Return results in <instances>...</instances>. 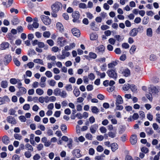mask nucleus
Segmentation results:
<instances>
[{
  "label": "nucleus",
  "instance_id": "obj_14",
  "mask_svg": "<svg viewBox=\"0 0 160 160\" xmlns=\"http://www.w3.org/2000/svg\"><path fill=\"white\" fill-rule=\"evenodd\" d=\"M57 29L60 32H62L64 31V28L62 24L59 22H58L56 25Z\"/></svg>",
  "mask_w": 160,
  "mask_h": 160
},
{
  "label": "nucleus",
  "instance_id": "obj_5",
  "mask_svg": "<svg viewBox=\"0 0 160 160\" xmlns=\"http://www.w3.org/2000/svg\"><path fill=\"white\" fill-rule=\"evenodd\" d=\"M41 18L43 23L46 25H49L51 23V20L48 16L42 15L41 16Z\"/></svg>",
  "mask_w": 160,
  "mask_h": 160
},
{
  "label": "nucleus",
  "instance_id": "obj_29",
  "mask_svg": "<svg viewBox=\"0 0 160 160\" xmlns=\"http://www.w3.org/2000/svg\"><path fill=\"white\" fill-rule=\"evenodd\" d=\"M91 111L92 112L95 114H98L99 112L98 109L96 106L91 107Z\"/></svg>",
  "mask_w": 160,
  "mask_h": 160
},
{
  "label": "nucleus",
  "instance_id": "obj_6",
  "mask_svg": "<svg viewBox=\"0 0 160 160\" xmlns=\"http://www.w3.org/2000/svg\"><path fill=\"white\" fill-rule=\"evenodd\" d=\"M57 42L60 47H63L67 43V40L63 37H59L57 39Z\"/></svg>",
  "mask_w": 160,
  "mask_h": 160
},
{
  "label": "nucleus",
  "instance_id": "obj_35",
  "mask_svg": "<svg viewBox=\"0 0 160 160\" xmlns=\"http://www.w3.org/2000/svg\"><path fill=\"white\" fill-rule=\"evenodd\" d=\"M33 62L36 63H39L41 65H43L44 63L42 60L40 59H36L33 60Z\"/></svg>",
  "mask_w": 160,
  "mask_h": 160
},
{
  "label": "nucleus",
  "instance_id": "obj_46",
  "mask_svg": "<svg viewBox=\"0 0 160 160\" xmlns=\"http://www.w3.org/2000/svg\"><path fill=\"white\" fill-rule=\"evenodd\" d=\"M19 89V92H20L21 94H25L27 92V90L24 87L20 88Z\"/></svg>",
  "mask_w": 160,
  "mask_h": 160
},
{
  "label": "nucleus",
  "instance_id": "obj_36",
  "mask_svg": "<svg viewBox=\"0 0 160 160\" xmlns=\"http://www.w3.org/2000/svg\"><path fill=\"white\" fill-rule=\"evenodd\" d=\"M60 96L63 98H65L67 96L66 92L64 90L61 91Z\"/></svg>",
  "mask_w": 160,
  "mask_h": 160
},
{
  "label": "nucleus",
  "instance_id": "obj_22",
  "mask_svg": "<svg viewBox=\"0 0 160 160\" xmlns=\"http://www.w3.org/2000/svg\"><path fill=\"white\" fill-rule=\"evenodd\" d=\"M2 142L5 144H8L9 142V138L6 136H4L2 138Z\"/></svg>",
  "mask_w": 160,
  "mask_h": 160
},
{
  "label": "nucleus",
  "instance_id": "obj_12",
  "mask_svg": "<svg viewBox=\"0 0 160 160\" xmlns=\"http://www.w3.org/2000/svg\"><path fill=\"white\" fill-rule=\"evenodd\" d=\"M72 33L75 36L78 37L80 36V32L79 30L77 28H73L71 30Z\"/></svg>",
  "mask_w": 160,
  "mask_h": 160
},
{
  "label": "nucleus",
  "instance_id": "obj_56",
  "mask_svg": "<svg viewBox=\"0 0 160 160\" xmlns=\"http://www.w3.org/2000/svg\"><path fill=\"white\" fill-rule=\"evenodd\" d=\"M86 138L89 140H92V136L90 133H87L85 136Z\"/></svg>",
  "mask_w": 160,
  "mask_h": 160
},
{
  "label": "nucleus",
  "instance_id": "obj_4",
  "mask_svg": "<svg viewBox=\"0 0 160 160\" xmlns=\"http://www.w3.org/2000/svg\"><path fill=\"white\" fill-rule=\"evenodd\" d=\"M72 16L73 18L72 21L74 22H79V18L80 17V14L78 11H75L72 14Z\"/></svg>",
  "mask_w": 160,
  "mask_h": 160
},
{
  "label": "nucleus",
  "instance_id": "obj_27",
  "mask_svg": "<svg viewBox=\"0 0 160 160\" xmlns=\"http://www.w3.org/2000/svg\"><path fill=\"white\" fill-rule=\"evenodd\" d=\"M98 38V35L95 33H92L90 35V38L91 40H95Z\"/></svg>",
  "mask_w": 160,
  "mask_h": 160
},
{
  "label": "nucleus",
  "instance_id": "obj_23",
  "mask_svg": "<svg viewBox=\"0 0 160 160\" xmlns=\"http://www.w3.org/2000/svg\"><path fill=\"white\" fill-rule=\"evenodd\" d=\"M116 104L117 105V104H122L123 102V100L122 99V97L118 95L116 99Z\"/></svg>",
  "mask_w": 160,
  "mask_h": 160
},
{
  "label": "nucleus",
  "instance_id": "obj_55",
  "mask_svg": "<svg viewBox=\"0 0 160 160\" xmlns=\"http://www.w3.org/2000/svg\"><path fill=\"white\" fill-rule=\"evenodd\" d=\"M30 108V105L28 104H25L23 107V109L25 110H28Z\"/></svg>",
  "mask_w": 160,
  "mask_h": 160
},
{
  "label": "nucleus",
  "instance_id": "obj_28",
  "mask_svg": "<svg viewBox=\"0 0 160 160\" xmlns=\"http://www.w3.org/2000/svg\"><path fill=\"white\" fill-rule=\"evenodd\" d=\"M19 19L17 18H13L11 20V23L13 25H16L19 22Z\"/></svg>",
  "mask_w": 160,
  "mask_h": 160
},
{
  "label": "nucleus",
  "instance_id": "obj_39",
  "mask_svg": "<svg viewBox=\"0 0 160 160\" xmlns=\"http://www.w3.org/2000/svg\"><path fill=\"white\" fill-rule=\"evenodd\" d=\"M146 132L149 135H152L153 132V130L152 128H147L146 129Z\"/></svg>",
  "mask_w": 160,
  "mask_h": 160
},
{
  "label": "nucleus",
  "instance_id": "obj_17",
  "mask_svg": "<svg viewBox=\"0 0 160 160\" xmlns=\"http://www.w3.org/2000/svg\"><path fill=\"white\" fill-rule=\"evenodd\" d=\"M98 126L97 124H94L92 125L90 128V131L92 133H94L97 129L98 128Z\"/></svg>",
  "mask_w": 160,
  "mask_h": 160
},
{
  "label": "nucleus",
  "instance_id": "obj_13",
  "mask_svg": "<svg viewBox=\"0 0 160 160\" xmlns=\"http://www.w3.org/2000/svg\"><path fill=\"white\" fill-rule=\"evenodd\" d=\"M9 44L6 42H2L0 45V49L1 50H5L9 48Z\"/></svg>",
  "mask_w": 160,
  "mask_h": 160
},
{
  "label": "nucleus",
  "instance_id": "obj_41",
  "mask_svg": "<svg viewBox=\"0 0 160 160\" xmlns=\"http://www.w3.org/2000/svg\"><path fill=\"white\" fill-rule=\"evenodd\" d=\"M25 147L27 149L31 151H33V148L32 146L29 144V143H27L25 145Z\"/></svg>",
  "mask_w": 160,
  "mask_h": 160
},
{
  "label": "nucleus",
  "instance_id": "obj_1",
  "mask_svg": "<svg viewBox=\"0 0 160 160\" xmlns=\"http://www.w3.org/2000/svg\"><path fill=\"white\" fill-rule=\"evenodd\" d=\"M62 4L59 2H56L51 6V9L52 12H57L62 9Z\"/></svg>",
  "mask_w": 160,
  "mask_h": 160
},
{
  "label": "nucleus",
  "instance_id": "obj_33",
  "mask_svg": "<svg viewBox=\"0 0 160 160\" xmlns=\"http://www.w3.org/2000/svg\"><path fill=\"white\" fill-rule=\"evenodd\" d=\"M149 21V18L148 17H144L142 21V23L144 25H146L148 24Z\"/></svg>",
  "mask_w": 160,
  "mask_h": 160
},
{
  "label": "nucleus",
  "instance_id": "obj_15",
  "mask_svg": "<svg viewBox=\"0 0 160 160\" xmlns=\"http://www.w3.org/2000/svg\"><path fill=\"white\" fill-rule=\"evenodd\" d=\"M9 100L8 97L5 96L3 97H0V105L6 103V101Z\"/></svg>",
  "mask_w": 160,
  "mask_h": 160
},
{
  "label": "nucleus",
  "instance_id": "obj_52",
  "mask_svg": "<svg viewBox=\"0 0 160 160\" xmlns=\"http://www.w3.org/2000/svg\"><path fill=\"white\" fill-rule=\"evenodd\" d=\"M86 14L87 15V17L90 19H92L94 17L93 15L89 12H87L86 13Z\"/></svg>",
  "mask_w": 160,
  "mask_h": 160
},
{
  "label": "nucleus",
  "instance_id": "obj_25",
  "mask_svg": "<svg viewBox=\"0 0 160 160\" xmlns=\"http://www.w3.org/2000/svg\"><path fill=\"white\" fill-rule=\"evenodd\" d=\"M152 29L149 28H148L146 30V35L149 37H152Z\"/></svg>",
  "mask_w": 160,
  "mask_h": 160
},
{
  "label": "nucleus",
  "instance_id": "obj_26",
  "mask_svg": "<svg viewBox=\"0 0 160 160\" xmlns=\"http://www.w3.org/2000/svg\"><path fill=\"white\" fill-rule=\"evenodd\" d=\"M1 87L4 88H7L8 86V82L6 80H3L1 82Z\"/></svg>",
  "mask_w": 160,
  "mask_h": 160
},
{
  "label": "nucleus",
  "instance_id": "obj_38",
  "mask_svg": "<svg viewBox=\"0 0 160 160\" xmlns=\"http://www.w3.org/2000/svg\"><path fill=\"white\" fill-rule=\"evenodd\" d=\"M96 72L97 75L99 76L101 78H103L106 76L105 73L104 72L102 73L98 71H96Z\"/></svg>",
  "mask_w": 160,
  "mask_h": 160
},
{
  "label": "nucleus",
  "instance_id": "obj_7",
  "mask_svg": "<svg viewBox=\"0 0 160 160\" xmlns=\"http://www.w3.org/2000/svg\"><path fill=\"white\" fill-rule=\"evenodd\" d=\"M160 90V88L158 87H152L149 88L150 93H151L153 95L158 93Z\"/></svg>",
  "mask_w": 160,
  "mask_h": 160
},
{
  "label": "nucleus",
  "instance_id": "obj_58",
  "mask_svg": "<svg viewBox=\"0 0 160 160\" xmlns=\"http://www.w3.org/2000/svg\"><path fill=\"white\" fill-rule=\"evenodd\" d=\"M13 61L15 64L18 67H19L20 65V62L17 59V58H14Z\"/></svg>",
  "mask_w": 160,
  "mask_h": 160
},
{
  "label": "nucleus",
  "instance_id": "obj_60",
  "mask_svg": "<svg viewBox=\"0 0 160 160\" xmlns=\"http://www.w3.org/2000/svg\"><path fill=\"white\" fill-rule=\"evenodd\" d=\"M40 158V156L38 154H35L33 157V158L34 160H38Z\"/></svg>",
  "mask_w": 160,
  "mask_h": 160
},
{
  "label": "nucleus",
  "instance_id": "obj_16",
  "mask_svg": "<svg viewBox=\"0 0 160 160\" xmlns=\"http://www.w3.org/2000/svg\"><path fill=\"white\" fill-rule=\"evenodd\" d=\"M138 32V30L137 29L134 28L132 29L129 33V35L132 37H135L136 36Z\"/></svg>",
  "mask_w": 160,
  "mask_h": 160
},
{
  "label": "nucleus",
  "instance_id": "obj_59",
  "mask_svg": "<svg viewBox=\"0 0 160 160\" xmlns=\"http://www.w3.org/2000/svg\"><path fill=\"white\" fill-rule=\"evenodd\" d=\"M109 43L112 45H114L116 42V40L113 38H110L108 40Z\"/></svg>",
  "mask_w": 160,
  "mask_h": 160
},
{
  "label": "nucleus",
  "instance_id": "obj_62",
  "mask_svg": "<svg viewBox=\"0 0 160 160\" xmlns=\"http://www.w3.org/2000/svg\"><path fill=\"white\" fill-rule=\"evenodd\" d=\"M59 48L57 46H54L52 48L51 51L54 52H57L59 51Z\"/></svg>",
  "mask_w": 160,
  "mask_h": 160
},
{
  "label": "nucleus",
  "instance_id": "obj_40",
  "mask_svg": "<svg viewBox=\"0 0 160 160\" xmlns=\"http://www.w3.org/2000/svg\"><path fill=\"white\" fill-rule=\"evenodd\" d=\"M130 88V86L129 84H125L123 87V89L126 91H127L129 90V89Z\"/></svg>",
  "mask_w": 160,
  "mask_h": 160
},
{
  "label": "nucleus",
  "instance_id": "obj_31",
  "mask_svg": "<svg viewBox=\"0 0 160 160\" xmlns=\"http://www.w3.org/2000/svg\"><path fill=\"white\" fill-rule=\"evenodd\" d=\"M89 55L90 58L93 59H95L97 57V54L92 52H90L89 53Z\"/></svg>",
  "mask_w": 160,
  "mask_h": 160
},
{
  "label": "nucleus",
  "instance_id": "obj_49",
  "mask_svg": "<svg viewBox=\"0 0 160 160\" xmlns=\"http://www.w3.org/2000/svg\"><path fill=\"white\" fill-rule=\"evenodd\" d=\"M66 89L68 91H71L72 90V86L71 84H67L65 87Z\"/></svg>",
  "mask_w": 160,
  "mask_h": 160
},
{
  "label": "nucleus",
  "instance_id": "obj_30",
  "mask_svg": "<svg viewBox=\"0 0 160 160\" xmlns=\"http://www.w3.org/2000/svg\"><path fill=\"white\" fill-rule=\"evenodd\" d=\"M61 90L58 88H56L54 90L53 93L55 96H60Z\"/></svg>",
  "mask_w": 160,
  "mask_h": 160
},
{
  "label": "nucleus",
  "instance_id": "obj_45",
  "mask_svg": "<svg viewBox=\"0 0 160 160\" xmlns=\"http://www.w3.org/2000/svg\"><path fill=\"white\" fill-rule=\"evenodd\" d=\"M24 155L26 158H29L31 157L32 154L31 152L29 151H27L25 152Z\"/></svg>",
  "mask_w": 160,
  "mask_h": 160
},
{
  "label": "nucleus",
  "instance_id": "obj_10",
  "mask_svg": "<svg viewBox=\"0 0 160 160\" xmlns=\"http://www.w3.org/2000/svg\"><path fill=\"white\" fill-rule=\"evenodd\" d=\"M130 141L132 145H135L137 142V136L135 134H133L131 135Z\"/></svg>",
  "mask_w": 160,
  "mask_h": 160
},
{
  "label": "nucleus",
  "instance_id": "obj_63",
  "mask_svg": "<svg viewBox=\"0 0 160 160\" xmlns=\"http://www.w3.org/2000/svg\"><path fill=\"white\" fill-rule=\"evenodd\" d=\"M122 47L125 49H128L129 47V45L127 43H123L122 45Z\"/></svg>",
  "mask_w": 160,
  "mask_h": 160
},
{
  "label": "nucleus",
  "instance_id": "obj_19",
  "mask_svg": "<svg viewBox=\"0 0 160 160\" xmlns=\"http://www.w3.org/2000/svg\"><path fill=\"white\" fill-rule=\"evenodd\" d=\"M110 147L112 151L114 152L118 149V145L116 143L113 142L111 144Z\"/></svg>",
  "mask_w": 160,
  "mask_h": 160
},
{
  "label": "nucleus",
  "instance_id": "obj_20",
  "mask_svg": "<svg viewBox=\"0 0 160 160\" xmlns=\"http://www.w3.org/2000/svg\"><path fill=\"white\" fill-rule=\"evenodd\" d=\"M12 59L11 56L10 55H6L5 57L4 62L5 64H7L11 61Z\"/></svg>",
  "mask_w": 160,
  "mask_h": 160
},
{
  "label": "nucleus",
  "instance_id": "obj_18",
  "mask_svg": "<svg viewBox=\"0 0 160 160\" xmlns=\"http://www.w3.org/2000/svg\"><path fill=\"white\" fill-rule=\"evenodd\" d=\"M7 121L8 122L13 124H15L17 123L15 118L11 116H9L7 117Z\"/></svg>",
  "mask_w": 160,
  "mask_h": 160
},
{
  "label": "nucleus",
  "instance_id": "obj_2",
  "mask_svg": "<svg viewBox=\"0 0 160 160\" xmlns=\"http://www.w3.org/2000/svg\"><path fill=\"white\" fill-rule=\"evenodd\" d=\"M107 73L108 76L114 80H116L117 78V74L116 70L115 69H111L108 70L107 72Z\"/></svg>",
  "mask_w": 160,
  "mask_h": 160
},
{
  "label": "nucleus",
  "instance_id": "obj_54",
  "mask_svg": "<svg viewBox=\"0 0 160 160\" xmlns=\"http://www.w3.org/2000/svg\"><path fill=\"white\" fill-rule=\"evenodd\" d=\"M108 135L111 138H113L116 137V133L110 132L108 133Z\"/></svg>",
  "mask_w": 160,
  "mask_h": 160
},
{
  "label": "nucleus",
  "instance_id": "obj_57",
  "mask_svg": "<svg viewBox=\"0 0 160 160\" xmlns=\"http://www.w3.org/2000/svg\"><path fill=\"white\" fill-rule=\"evenodd\" d=\"M153 95L151 93H150L149 94H146V96L147 98L151 101H152V95Z\"/></svg>",
  "mask_w": 160,
  "mask_h": 160
},
{
  "label": "nucleus",
  "instance_id": "obj_61",
  "mask_svg": "<svg viewBox=\"0 0 160 160\" xmlns=\"http://www.w3.org/2000/svg\"><path fill=\"white\" fill-rule=\"evenodd\" d=\"M47 42L51 46H53L54 42L52 39H49L47 41Z\"/></svg>",
  "mask_w": 160,
  "mask_h": 160
},
{
  "label": "nucleus",
  "instance_id": "obj_53",
  "mask_svg": "<svg viewBox=\"0 0 160 160\" xmlns=\"http://www.w3.org/2000/svg\"><path fill=\"white\" fill-rule=\"evenodd\" d=\"M19 118L22 122H24L26 121V119L24 116H20L19 117Z\"/></svg>",
  "mask_w": 160,
  "mask_h": 160
},
{
  "label": "nucleus",
  "instance_id": "obj_48",
  "mask_svg": "<svg viewBox=\"0 0 160 160\" xmlns=\"http://www.w3.org/2000/svg\"><path fill=\"white\" fill-rule=\"evenodd\" d=\"M18 79H16L15 78H11L10 80V82L12 84H16L18 81Z\"/></svg>",
  "mask_w": 160,
  "mask_h": 160
},
{
  "label": "nucleus",
  "instance_id": "obj_47",
  "mask_svg": "<svg viewBox=\"0 0 160 160\" xmlns=\"http://www.w3.org/2000/svg\"><path fill=\"white\" fill-rule=\"evenodd\" d=\"M61 129L63 132H66L67 127L65 124H62L61 126Z\"/></svg>",
  "mask_w": 160,
  "mask_h": 160
},
{
  "label": "nucleus",
  "instance_id": "obj_50",
  "mask_svg": "<svg viewBox=\"0 0 160 160\" xmlns=\"http://www.w3.org/2000/svg\"><path fill=\"white\" fill-rule=\"evenodd\" d=\"M131 90L133 92H136L137 91V87L134 85H132L130 86V88Z\"/></svg>",
  "mask_w": 160,
  "mask_h": 160
},
{
  "label": "nucleus",
  "instance_id": "obj_64",
  "mask_svg": "<svg viewBox=\"0 0 160 160\" xmlns=\"http://www.w3.org/2000/svg\"><path fill=\"white\" fill-rule=\"evenodd\" d=\"M12 160H20V157L17 154H15L12 157Z\"/></svg>",
  "mask_w": 160,
  "mask_h": 160
},
{
  "label": "nucleus",
  "instance_id": "obj_32",
  "mask_svg": "<svg viewBox=\"0 0 160 160\" xmlns=\"http://www.w3.org/2000/svg\"><path fill=\"white\" fill-rule=\"evenodd\" d=\"M36 92L37 94L41 96L43 94L44 92L42 89L38 88L36 89Z\"/></svg>",
  "mask_w": 160,
  "mask_h": 160
},
{
  "label": "nucleus",
  "instance_id": "obj_11",
  "mask_svg": "<svg viewBox=\"0 0 160 160\" xmlns=\"http://www.w3.org/2000/svg\"><path fill=\"white\" fill-rule=\"evenodd\" d=\"M46 78L45 77H42L40 79V82L39 83V85L42 88H43L46 87V84L45 82L46 80Z\"/></svg>",
  "mask_w": 160,
  "mask_h": 160
},
{
  "label": "nucleus",
  "instance_id": "obj_24",
  "mask_svg": "<svg viewBox=\"0 0 160 160\" xmlns=\"http://www.w3.org/2000/svg\"><path fill=\"white\" fill-rule=\"evenodd\" d=\"M90 28L93 31H98L99 29L95 26V23L94 22H91L90 24Z\"/></svg>",
  "mask_w": 160,
  "mask_h": 160
},
{
  "label": "nucleus",
  "instance_id": "obj_37",
  "mask_svg": "<svg viewBox=\"0 0 160 160\" xmlns=\"http://www.w3.org/2000/svg\"><path fill=\"white\" fill-rule=\"evenodd\" d=\"M96 61L97 62L103 63L105 62L106 58L104 57L99 58L96 59Z\"/></svg>",
  "mask_w": 160,
  "mask_h": 160
},
{
  "label": "nucleus",
  "instance_id": "obj_43",
  "mask_svg": "<svg viewBox=\"0 0 160 160\" xmlns=\"http://www.w3.org/2000/svg\"><path fill=\"white\" fill-rule=\"evenodd\" d=\"M50 35L51 33L49 31H45L43 33V36L44 38H48Z\"/></svg>",
  "mask_w": 160,
  "mask_h": 160
},
{
  "label": "nucleus",
  "instance_id": "obj_3",
  "mask_svg": "<svg viewBox=\"0 0 160 160\" xmlns=\"http://www.w3.org/2000/svg\"><path fill=\"white\" fill-rule=\"evenodd\" d=\"M105 47L102 45L96 48L95 50L96 52L99 55H102L105 52Z\"/></svg>",
  "mask_w": 160,
  "mask_h": 160
},
{
  "label": "nucleus",
  "instance_id": "obj_51",
  "mask_svg": "<svg viewBox=\"0 0 160 160\" xmlns=\"http://www.w3.org/2000/svg\"><path fill=\"white\" fill-rule=\"evenodd\" d=\"M14 137L16 139L20 140L22 138V136L19 134L15 133L14 134Z\"/></svg>",
  "mask_w": 160,
  "mask_h": 160
},
{
  "label": "nucleus",
  "instance_id": "obj_8",
  "mask_svg": "<svg viewBox=\"0 0 160 160\" xmlns=\"http://www.w3.org/2000/svg\"><path fill=\"white\" fill-rule=\"evenodd\" d=\"M121 73L124 76L128 77L130 75V70L127 68L122 69L120 70Z\"/></svg>",
  "mask_w": 160,
  "mask_h": 160
},
{
  "label": "nucleus",
  "instance_id": "obj_42",
  "mask_svg": "<svg viewBox=\"0 0 160 160\" xmlns=\"http://www.w3.org/2000/svg\"><path fill=\"white\" fill-rule=\"evenodd\" d=\"M72 142L73 141L72 139L71 138H69L67 146L70 149H72Z\"/></svg>",
  "mask_w": 160,
  "mask_h": 160
},
{
  "label": "nucleus",
  "instance_id": "obj_9",
  "mask_svg": "<svg viewBox=\"0 0 160 160\" xmlns=\"http://www.w3.org/2000/svg\"><path fill=\"white\" fill-rule=\"evenodd\" d=\"M72 154L74 156L78 158H79L82 156L80 153V150L79 149H74L72 152Z\"/></svg>",
  "mask_w": 160,
  "mask_h": 160
},
{
  "label": "nucleus",
  "instance_id": "obj_34",
  "mask_svg": "<svg viewBox=\"0 0 160 160\" xmlns=\"http://www.w3.org/2000/svg\"><path fill=\"white\" fill-rule=\"evenodd\" d=\"M73 92L74 95L76 97L80 95V92L78 88H75L74 89Z\"/></svg>",
  "mask_w": 160,
  "mask_h": 160
},
{
  "label": "nucleus",
  "instance_id": "obj_21",
  "mask_svg": "<svg viewBox=\"0 0 160 160\" xmlns=\"http://www.w3.org/2000/svg\"><path fill=\"white\" fill-rule=\"evenodd\" d=\"M118 61H115L112 62H111L108 64V68H114L118 64Z\"/></svg>",
  "mask_w": 160,
  "mask_h": 160
},
{
  "label": "nucleus",
  "instance_id": "obj_44",
  "mask_svg": "<svg viewBox=\"0 0 160 160\" xmlns=\"http://www.w3.org/2000/svg\"><path fill=\"white\" fill-rule=\"evenodd\" d=\"M136 49V46L134 45H133L131 47L130 50V52L131 54H132L134 53Z\"/></svg>",
  "mask_w": 160,
  "mask_h": 160
}]
</instances>
